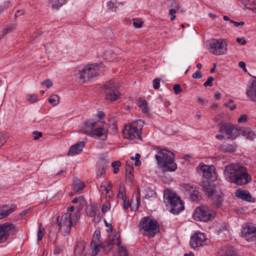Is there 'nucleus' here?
I'll return each instance as SVG.
<instances>
[{
    "label": "nucleus",
    "mask_w": 256,
    "mask_h": 256,
    "mask_svg": "<svg viewBox=\"0 0 256 256\" xmlns=\"http://www.w3.org/2000/svg\"><path fill=\"white\" fill-rule=\"evenodd\" d=\"M224 174L226 180L238 185L246 184L250 180V176L246 172V168L237 164L226 166Z\"/></svg>",
    "instance_id": "obj_1"
},
{
    "label": "nucleus",
    "mask_w": 256,
    "mask_h": 256,
    "mask_svg": "<svg viewBox=\"0 0 256 256\" xmlns=\"http://www.w3.org/2000/svg\"><path fill=\"white\" fill-rule=\"evenodd\" d=\"M158 154L155 155L158 166L164 172H174L177 168L174 162L175 156L170 151L158 148Z\"/></svg>",
    "instance_id": "obj_2"
},
{
    "label": "nucleus",
    "mask_w": 256,
    "mask_h": 256,
    "mask_svg": "<svg viewBox=\"0 0 256 256\" xmlns=\"http://www.w3.org/2000/svg\"><path fill=\"white\" fill-rule=\"evenodd\" d=\"M100 66L98 64H88L77 68L74 71V76L78 84H83L100 75Z\"/></svg>",
    "instance_id": "obj_3"
},
{
    "label": "nucleus",
    "mask_w": 256,
    "mask_h": 256,
    "mask_svg": "<svg viewBox=\"0 0 256 256\" xmlns=\"http://www.w3.org/2000/svg\"><path fill=\"white\" fill-rule=\"evenodd\" d=\"M164 200L167 209L173 214H177L184 209V204L180 197L170 190H164Z\"/></svg>",
    "instance_id": "obj_4"
},
{
    "label": "nucleus",
    "mask_w": 256,
    "mask_h": 256,
    "mask_svg": "<svg viewBox=\"0 0 256 256\" xmlns=\"http://www.w3.org/2000/svg\"><path fill=\"white\" fill-rule=\"evenodd\" d=\"M79 218L78 212H66L60 218L58 216L56 220L62 234L64 236L68 235L70 232L71 228L75 226L78 222Z\"/></svg>",
    "instance_id": "obj_5"
},
{
    "label": "nucleus",
    "mask_w": 256,
    "mask_h": 256,
    "mask_svg": "<svg viewBox=\"0 0 256 256\" xmlns=\"http://www.w3.org/2000/svg\"><path fill=\"white\" fill-rule=\"evenodd\" d=\"M140 228L144 236L152 238L159 232V225L156 220L148 217L142 218Z\"/></svg>",
    "instance_id": "obj_6"
},
{
    "label": "nucleus",
    "mask_w": 256,
    "mask_h": 256,
    "mask_svg": "<svg viewBox=\"0 0 256 256\" xmlns=\"http://www.w3.org/2000/svg\"><path fill=\"white\" fill-rule=\"evenodd\" d=\"M143 122L137 120L130 124H126L123 130L124 138L128 140L140 139V132L143 126Z\"/></svg>",
    "instance_id": "obj_7"
},
{
    "label": "nucleus",
    "mask_w": 256,
    "mask_h": 256,
    "mask_svg": "<svg viewBox=\"0 0 256 256\" xmlns=\"http://www.w3.org/2000/svg\"><path fill=\"white\" fill-rule=\"evenodd\" d=\"M201 186L218 206H220L223 201V194L220 190H216L214 185L208 181H203Z\"/></svg>",
    "instance_id": "obj_8"
},
{
    "label": "nucleus",
    "mask_w": 256,
    "mask_h": 256,
    "mask_svg": "<svg viewBox=\"0 0 256 256\" xmlns=\"http://www.w3.org/2000/svg\"><path fill=\"white\" fill-rule=\"evenodd\" d=\"M215 216L214 212L207 206H200L196 208L193 214L196 220L207 222L212 220Z\"/></svg>",
    "instance_id": "obj_9"
},
{
    "label": "nucleus",
    "mask_w": 256,
    "mask_h": 256,
    "mask_svg": "<svg viewBox=\"0 0 256 256\" xmlns=\"http://www.w3.org/2000/svg\"><path fill=\"white\" fill-rule=\"evenodd\" d=\"M208 48L210 52L214 55H222L227 52V44L225 40L212 39L208 44Z\"/></svg>",
    "instance_id": "obj_10"
},
{
    "label": "nucleus",
    "mask_w": 256,
    "mask_h": 256,
    "mask_svg": "<svg viewBox=\"0 0 256 256\" xmlns=\"http://www.w3.org/2000/svg\"><path fill=\"white\" fill-rule=\"evenodd\" d=\"M210 240L206 238L204 233L194 232L190 238V245L194 249L208 244Z\"/></svg>",
    "instance_id": "obj_11"
},
{
    "label": "nucleus",
    "mask_w": 256,
    "mask_h": 256,
    "mask_svg": "<svg viewBox=\"0 0 256 256\" xmlns=\"http://www.w3.org/2000/svg\"><path fill=\"white\" fill-rule=\"evenodd\" d=\"M106 90H109L106 96V98L111 102L115 101L120 98V94L118 90L119 86L114 80H110L105 85Z\"/></svg>",
    "instance_id": "obj_12"
},
{
    "label": "nucleus",
    "mask_w": 256,
    "mask_h": 256,
    "mask_svg": "<svg viewBox=\"0 0 256 256\" xmlns=\"http://www.w3.org/2000/svg\"><path fill=\"white\" fill-rule=\"evenodd\" d=\"M241 234L247 240H256V227L250 224L246 223L243 224Z\"/></svg>",
    "instance_id": "obj_13"
},
{
    "label": "nucleus",
    "mask_w": 256,
    "mask_h": 256,
    "mask_svg": "<svg viewBox=\"0 0 256 256\" xmlns=\"http://www.w3.org/2000/svg\"><path fill=\"white\" fill-rule=\"evenodd\" d=\"M15 227L14 224L5 222L0 224V243L5 242L10 232H14Z\"/></svg>",
    "instance_id": "obj_14"
},
{
    "label": "nucleus",
    "mask_w": 256,
    "mask_h": 256,
    "mask_svg": "<svg viewBox=\"0 0 256 256\" xmlns=\"http://www.w3.org/2000/svg\"><path fill=\"white\" fill-rule=\"evenodd\" d=\"M220 131L222 133H225L228 138L232 139L236 138L240 134V130L229 124H222Z\"/></svg>",
    "instance_id": "obj_15"
},
{
    "label": "nucleus",
    "mask_w": 256,
    "mask_h": 256,
    "mask_svg": "<svg viewBox=\"0 0 256 256\" xmlns=\"http://www.w3.org/2000/svg\"><path fill=\"white\" fill-rule=\"evenodd\" d=\"M196 170L199 174L207 179L211 178L214 174L212 166L206 165L202 163L199 164L196 168Z\"/></svg>",
    "instance_id": "obj_16"
},
{
    "label": "nucleus",
    "mask_w": 256,
    "mask_h": 256,
    "mask_svg": "<svg viewBox=\"0 0 256 256\" xmlns=\"http://www.w3.org/2000/svg\"><path fill=\"white\" fill-rule=\"evenodd\" d=\"M108 128L107 125L103 124L94 130L91 136L100 138L101 140H105L107 138Z\"/></svg>",
    "instance_id": "obj_17"
},
{
    "label": "nucleus",
    "mask_w": 256,
    "mask_h": 256,
    "mask_svg": "<svg viewBox=\"0 0 256 256\" xmlns=\"http://www.w3.org/2000/svg\"><path fill=\"white\" fill-rule=\"evenodd\" d=\"M246 94L250 100L256 102V78L248 84Z\"/></svg>",
    "instance_id": "obj_18"
},
{
    "label": "nucleus",
    "mask_w": 256,
    "mask_h": 256,
    "mask_svg": "<svg viewBox=\"0 0 256 256\" xmlns=\"http://www.w3.org/2000/svg\"><path fill=\"white\" fill-rule=\"evenodd\" d=\"M84 146L85 143L83 141L76 143L70 147L68 154V156H74L79 154L83 150Z\"/></svg>",
    "instance_id": "obj_19"
},
{
    "label": "nucleus",
    "mask_w": 256,
    "mask_h": 256,
    "mask_svg": "<svg viewBox=\"0 0 256 256\" xmlns=\"http://www.w3.org/2000/svg\"><path fill=\"white\" fill-rule=\"evenodd\" d=\"M96 125V123L95 122H84L82 127L81 131L90 136L94 130V128Z\"/></svg>",
    "instance_id": "obj_20"
},
{
    "label": "nucleus",
    "mask_w": 256,
    "mask_h": 256,
    "mask_svg": "<svg viewBox=\"0 0 256 256\" xmlns=\"http://www.w3.org/2000/svg\"><path fill=\"white\" fill-rule=\"evenodd\" d=\"M120 235L118 232H114L108 236L107 240L108 246L116 245L118 246L120 244Z\"/></svg>",
    "instance_id": "obj_21"
},
{
    "label": "nucleus",
    "mask_w": 256,
    "mask_h": 256,
    "mask_svg": "<svg viewBox=\"0 0 256 256\" xmlns=\"http://www.w3.org/2000/svg\"><path fill=\"white\" fill-rule=\"evenodd\" d=\"M236 196L240 199L248 202H252V196L250 193L246 190H238L235 192Z\"/></svg>",
    "instance_id": "obj_22"
},
{
    "label": "nucleus",
    "mask_w": 256,
    "mask_h": 256,
    "mask_svg": "<svg viewBox=\"0 0 256 256\" xmlns=\"http://www.w3.org/2000/svg\"><path fill=\"white\" fill-rule=\"evenodd\" d=\"M133 164L132 162H126V178L130 182H132L133 180Z\"/></svg>",
    "instance_id": "obj_23"
},
{
    "label": "nucleus",
    "mask_w": 256,
    "mask_h": 256,
    "mask_svg": "<svg viewBox=\"0 0 256 256\" xmlns=\"http://www.w3.org/2000/svg\"><path fill=\"white\" fill-rule=\"evenodd\" d=\"M106 164L103 162V160L100 161L98 162L97 166L96 172V176L98 178H100L104 174L106 169Z\"/></svg>",
    "instance_id": "obj_24"
},
{
    "label": "nucleus",
    "mask_w": 256,
    "mask_h": 256,
    "mask_svg": "<svg viewBox=\"0 0 256 256\" xmlns=\"http://www.w3.org/2000/svg\"><path fill=\"white\" fill-rule=\"evenodd\" d=\"M84 186V184L81 182L80 180L76 178L74 179L73 182V188L76 192H78L80 190H82Z\"/></svg>",
    "instance_id": "obj_25"
},
{
    "label": "nucleus",
    "mask_w": 256,
    "mask_h": 256,
    "mask_svg": "<svg viewBox=\"0 0 256 256\" xmlns=\"http://www.w3.org/2000/svg\"><path fill=\"white\" fill-rule=\"evenodd\" d=\"M242 134L246 138L252 140L256 138V135L254 132L249 128H246L242 131Z\"/></svg>",
    "instance_id": "obj_26"
},
{
    "label": "nucleus",
    "mask_w": 256,
    "mask_h": 256,
    "mask_svg": "<svg viewBox=\"0 0 256 256\" xmlns=\"http://www.w3.org/2000/svg\"><path fill=\"white\" fill-rule=\"evenodd\" d=\"M138 106H140L144 113L147 114L149 112L148 108V104L146 101L142 98H140L138 103Z\"/></svg>",
    "instance_id": "obj_27"
},
{
    "label": "nucleus",
    "mask_w": 256,
    "mask_h": 256,
    "mask_svg": "<svg viewBox=\"0 0 256 256\" xmlns=\"http://www.w3.org/2000/svg\"><path fill=\"white\" fill-rule=\"evenodd\" d=\"M92 254L93 256H96L99 252L100 248H102V244L90 243Z\"/></svg>",
    "instance_id": "obj_28"
},
{
    "label": "nucleus",
    "mask_w": 256,
    "mask_h": 256,
    "mask_svg": "<svg viewBox=\"0 0 256 256\" xmlns=\"http://www.w3.org/2000/svg\"><path fill=\"white\" fill-rule=\"evenodd\" d=\"M84 242H80L77 243L76 248L74 250V253L76 254H80L84 252Z\"/></svg>",
    "instance_id": "obj_29"
},
{
    "label": "nucleus",
    "mask_w": 256,
    "mask_h": 256,
    "mask_svg": "<svg viewBox=\"0 0 256 256\" xmlns=\"http://www.w3.org/2000/svg\"><path fill=\"white\" fill-rule=\"evenodd\" d=\"M16 210V206H11V207L8 209H3L2 208L1 214L2 216V218H6L10 214L15 211Z\"/></svg>",
    "instance_id": "obj_30"
},
{
    "label": "nucleus",
    "mask_w": 256,
    "mask_h": 256,
    "mask_svg": "<svg viewBox=\"0 0 256 256\" xmlns=\"http://www.w3.org/2000/svg\"><path fill=\"white\" fill-rule=\"evenodd\" d=\"M66 0H50L49 3L53 8H58L62 6Z\"/></svg>",
    "instance_id": "obj_31"
},
{
    "label": "nucleus",
    "mask_w": 256,
    "mask_h": 256,
    "mask_svg": "<svg viewBox=\"0 0 256 256\" xmlns=\"http://www.w3.org/2000/svg\"><path fill=\"white\" fill-rule=\"evenodd\" d=\"M100 230H96L94 231L92 240L91 242V243H94V244H101L100 241Z\"/></svg>",
    "instance_id": "obj_32"
},
{
    "label": "nucleus",
    "mask_w": 256,
    "mask_h": 256,
    "mask_svg": "<svg viewBox=\"0 0 256 256\" xmlns=\"http://www.w3.org/2000/svg\"><path fill=\"white\" fill-rule=\"evenodd\" d=\"M16 27V26L14 24H12L10 26H8L2 32H1L0 34L2 37H4L7 34L10 32L12 30H14Z\"/></svg>",
    "instance_id": "obj_33"
},
{
    "label": "nucleus",
    "mask_w": 256,
    "mask_h": 256,
    "mask_svg": "<svg viewBox=\"0 0 256 256\" xmlns=\"http://www.w3.org/2000/svg\"><path fill=\"white\" fill-rule=\"evenodd\" d=\"M120 3L118 2L116 0H110L108 3V8L112 11H115L116 8L119 6Z\"/></svg>",
    "instance_id": "obj_34"
},
{
    "label": "nucleus",
    "mask_w": 256,
    "mask_h": 256,
    "mask_svg": "<svg viewBox=\"0 0 256 256\" xmlns=\"http://www.w3.org/2000/svg\"><path fill=\"white\" fill-rule=\"evenodd\" d=\"M48 102L52 106H55L58 104L59 98L56 94L52 95L48 99Z\"/></svg>",
    "instance_id": "obj_35"
},
{
    "label": "nucleus",
    "mask_w": 256,
    "mask_h": 256,
    "mask_svg": "<svg viewBox=\"0 0 256 256\" xmlns=\"http://www.w3.org/2000/svg\"><path fill=\"white\" fill-rule=\"evenodd\" d=\"M44 234V229L42 227V224H39L38 230V240L40 241L42 240Z\"/></svg>",
    "instance_id": "obj_36"
},
{
    "label": "nucleus",
    "mask_w": 256,
    "mask_h": 256,
    "mask_svg": "<svg viewBox=\"0 0 256 256\" xmlns=\"http://www.w3.org/2000/svg\"><path fill=\"white\" fill-rule=\"evenodd\" d=\"M198 191L196 188H195L188 194H190V198L191 200L192 201H196L198 198Z\"/></svg>",
    "instance_id": "obj_37"
},
{
    "label": "nucleus",
    "mask_w": 256,
    "mask_h": 256,
    "mask_svg": "<svg viewBox=\"0 0 256 256\" xmlns=\"http://www.w3.org/2000/svg\"><path fill=\"white\" fill-rule=\"evenodd\" d=\"M121 166V162L120 161L113 162L112 166L114 168V173L116 174L119 172V167Z\"/></svg>",
    "instance_id": "obj_38"
},
{
    "label": "nucleus",
    "mask_w": 256,
    "mask_h": 256,
    "mask_svg": "<svg viewBox=\"0 0 256 256\" xmlns=\"http://www.w3.org/2000/svg\"><path fill=\"white\" fill-rule=\"evenodd\" d=\"M118 250L120 256H128L125 246H122L120 244L118 246Z\"/></svg>",
    "instance_id": "obj_39"
},
{
    "label": "nucleus",
    "mask_w": 256,
    "mask_h": 256,
    "mask_svg": "<svg viewBox=\"0 0 256 256\" xmlns=\"http://www.w3.org/2000/svg\"><path fill=\"white\" fill-rule=\"evenodd\" d=\"M133 26L136 28H140L142 26V24H143V22H142L140 20L136 18L133 20Z\"/></svg>",
    "instance_id": "obj_40"
},
{
    "label": "nucleus",
    "mask_w": 256,
    "mask_h": 256,
    "mask_svg": "<svg viewBox=\"0 0 256 256\" xmlns=\"http://www.w3.org/2000/svg\"><path fill=\"white\" fill-rule=\"evenodd\" d=\"M214 80V78L213 76H210L208 78L207 80L204 84V86L205 87L206 86H212V81Z\"/></svg>",
    "instance_id": "obj_41"
},
{
    "label": "nucleus",
    "mask_w": 256,
    "mask_h": 256,
    "mask_svg": "<svg viewBox=\"0 0 256 256\" xmlns=\"http://www.w3.org/2000/svg\"><path fill=\"white\" fill-rule=\"evenodd\" d=\"M86 213L88 216H95V212L92 206H89L86 208Z\"/></svg>",
    "instance_id": "obj_42"
},
{
    "label": "nucleus",
    "mask_w": 256,
    "mask_h": 256,
    "mask_svg": "<svg viewBox=\"0 0 256 256\" xmlns=\"http://www.w3.org/2000/svg\"><path fill=\"white\" fill-rule=\"evenodd\" d=\"M225 106L228 108L230 110H234L236 108V104L234 103L232 100H230L225 104Z\"/></svg>",
    "instance_id": "obj_43"
},
{
    "label": "nucleus",
    "mask_w": 256,
    "mask_h": 256,
    "mask_svg": "<svg viewBox=\"0 0 256 256\" xmlns=\"http://www.w3.org/2000/svg\"><path fill=\"white\" fill-rule=\"evenodd\" d=\"M64 250V246H56L54 249V254H59L62 252Z\"/></svg>",
    "instance_id": "obj_44"
},
{
    "label": "nucleus",
    "mask_w": 256,
    "mask_h": 256,
    "mask_svg": "<svg viewBox=\"0 0 256 256\" xmlns=\"http://www.w3.org/2000/svg\"><path fill=\"white\" fill-rule=\"evenodd\" d=\"M184 188L188 192V194H189L190 192H192V190L196 188H194L193 186L190 185V184H184Z\"/></svg>",
    "instance_id": "obj_45"
},
{
    "label": "nucleus",
    "mask_w": 256,
    "mask_h": 256,
    "mask_svg": "<svg viewBox=\"0 0 256 256\" xmlns=\"http://www.w3.org/2000/svg\"><path fill=\"white\" fill-rule=\"evenodd\" d=\"M140 154H136L134 158L136 160L134 165L136 166H140L141 164V162L140 160Z\"/></svg>",
    "instance_id": "obj_46"
},
{
    "label": "nucleus",
    "mask_w": 256,
    "mask_h": 256,
    "mask_svg": "<svg viewBox=\"0 0 256 256\" xmlns=\"http://www.w3.org/2000/svg\"><path fill=\"white\" fill-rule=\"evenodd\" d=\"M125 195H126V193H125L124 189L120 188L118 192V197L122 200H124Z\"/></svg>",
    "instance_id": "obj_47"
},
{
    "label": "nucleus",
    "mask_w": 256,
    "mask_h": 256,
    "mask_svg": "<svg viewBox=\"0 0 256 256\" xmlns=\"http://www.w3.org/2000/svg\"><path fill=\"white\" fill-rule=\"evenodd\" d=\"M160 86V80L156 78L153 81V87L154 89L156 90L158 89Z\"/></svg>",
    "instance_id": "obj_48"
},
{
    "label": "nucleus",
    "mask_w": 256,
    "mask_h": 256,
    "mask_svg": "<svg viewBox=\"0 0 256 256\" xmlns=\"http://www.w3.org/2000/svg\"><path fill=\"white\" fill-rule=\"evenodd\" d=\"M174 90L176 94H178L182 92V88L180 84H175L174 86Z\"/></svg>",
    "instance_id": "obj_49"
},
{
    "label": "nucleus",
    "mask_w": 256,
    "mask_h": 256,
    "mask_svg": "<svg viewBox=\"0 0 256 256\" xmlns=\"http://www.w3.org/2000/svg\"><path fill=\"white\" fill-rule=\"evenodd\" d=\"M110 208V204L109 203H106L104 204L102 208V210L103 213H105L107 212Z\"/></svg>",
    "instance_id": "obj_50"
},
{
    "label": "nucleus",
    "mask_w": 256,
    "mask_h": 256,
    "mask_svg": "<svg viewBox=\"0 0 256 256\" xmlns=\"http://www.w3.org/2000/svg\"><path fill=\"white\" fill-rule=\"evenodd\" d=\"M224 149L227 152H234L235 150V146L232 144H228L226 146V148Z\"/></svg>",
    "instance_id": "obj_51"
},
{
    "label": "nucleus",
    "mask_w": 256,
    "mask_h": 256,
    "mask_svg": "<svg viewBox=\"0 0 256 256\" xmlns=\"http://www.w3.org/2000/svg\"><path fill=\"white\" fill-rule=\"evenodd\" d=\"M33 134L34 135V140H38L40 138H41L42 136V132H38L37 131L33 132Z\"/></svg>",
    "instance_id": "obj_52"
},
{
    "label": "nucleus",
    "mask_w": 256,
    "mask_h": 256,
    "mask_svg": "<svg viewBox=\"0 0 256 256\" xmlns=\"http://www.w3.org/2000/svg\"><path fill=\"white\" fill-rule=\"evenodd\" d=\"M43 84L47 88H50L52 86V82L50 79H47L43 82Z\"/></svg>",
    "instance_id": "obj_53"
},
{
    "label": "nucleus",
    "mask_w": 256,
    "mask_h": 256,
    "mask_svg": "<svg viewBox=\"0 0 256 256\" xmlns=\"http://www.w3.org/2000/svg\"><path fill=\"white\" fill-rule=\"evenodd\" d=\"M246 119L247 116L246 115H242L238 119V122L239 123L244 122H246Z\"/></svg>",
    "instance_id": "obj_54"
},
{
    "label": "nucleus",
    "mask_w": 256,
    "mask_h": 256,
    "mask_svg": "<svg viewBox=\"0 0 256 256\" xmlns=\"http://www.w3.org/2000/svg\"><path fill=\"white\" fill-rule=\"evenodd\" d=\"M236 42L244 46L246 44V42L244 38H238L236 39Z\"/></svg>",
    "instance_id": "obj_55"
},
{
    "label": "nucleus",
    "mask_w": 256,
    "mask_h": 256,
    "mask_svg": "<svg viewBox=\"0 0 256 256\" xmlns=\"http://www.w3.org/2000/svg\"><path fill=\"white\" fill-rule=\"evenodd\" d=\"M202 76L201 72L200 71H197L192 74V78H200Z\"/></svg>",
    "instance_id": "obj_56"
},
{
    "label": "nucleus",
    "mask_w": 256,
    "mask_h": 256,
    "mask_svg": "<svg viewBox=\"0 0 256 256\" xmlns=\"http://www.w3.org/2000/svg\"><path fill=\"white\" fill-rule=\"evenodd\" d=\"M230 21L232 24H233L234 26L236 27H238L240 26H242L244 24V22H237L234 21L232 20H230Z\"/></svg>",
    "instance_id": "obj_57"
},
{
    "label": "nucleus",
    "mask_w": 256,
    "mask_h": 256,
    "mask_svg": "<svg viewBox=\"0 0 256 256\" xmlns=\"http://www.w3.org/2000/svg\"><path fill=\"white\" fill-rule=\"evenodd\" d=\"M130 206V204H129L128 200L124 199L122 204L123 208L127 209Z\"/></svg>",
    "instance_id": "obj_58"
},
{
    "label": "nucleus",
    "mask_w": 256,
    "mask_h": 256,
    "mask_svg": "<svg viewBox=\"0 0 256 256\" xmlns=\"http://www.w3.org/2000/svg\"><path fill=\"white\" fill-rule=\"evenodd\" d=\"M225 256H237V254L235 251L230 250L226 252Z\"/></svg>",
    "instance_id": "obj_59"
},
{
    "label": "nucleus",
    "mask_w": 256,
    "mask_h": 256,
    "mask_svg": "<svg viewBox=\"0 0 256 256\" xmlns=\"http://www.w3.org/2000/svg\"><path fill=\"white\" fill-rule=\"evenodd\" d=\"M6 142V140L4 137L0 134V148Z\"/></svg>",
    "instance_id": "obj_60"
},
{
    "label": "nucleus",
    "mask_w": 256,
    "mask_h": 256,
    "mask_svg": "<svg viewBox=\"0 0 256 256\" xmlns=\"http://www.w3.org/2000/svg\"><path fill=\"white\" fill-rule=\"evenodd\" d=\"M28 100L31 102L33 103L36 102V96L34 95H30L29 96V100Z\"/></svg>",
    "instance_id": "obj_61"
},
{
    "label": "nucleus",
    "mask_w": 256,
    "mask_h": 256,
    "mask_svg": "<svg viewBox=\"0 0 256 256\" xmlns=\"http://www.w3.org/2000/svg\"><path fill=\"white\" fill-rule=\"evenodd\" d=\"M238 66L243 69V70L246 71V64L244 62H238Z\"/></svg>",
    "instance_id": "obj_62"
},
{
    "label": "nucleus",
    "mask_w": 256,
    "mask_h": 256,
    "mask_svg": "<svg viewBox=\"0 0 256 256\" xmlns=\"http://www.w3.org/2000/svg\"><path fill=\"white\" fill-rule=\"evenodd\" d=\"M82 200V198L81 196H79L78 198H75L72 200V202L74 203V204H76L77 203L78 201H80V200Z\"/></svg>",
    "instance_id": "obj_63"
},
{
    "label": "nucleus",
    "mask_w": 256,
    "mask_h": 256,
    "mask_svg": "<svg viewBox=\"0 0 256 256\" xmlns=\"http://www.w3.org/2000/svg\"><path fill=\"white\" fill-rule=\"evenodd\" d=\"M104 114L102 112H99L98 113V116L99 118L102 119L104 117Z\"/></svg>",
    "instance_id": "obj_64"
}]
</instances>
